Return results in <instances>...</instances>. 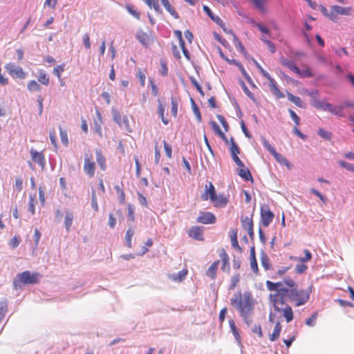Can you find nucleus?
Returning a JSON list of instances; mask_svg holds the SVG:
<instances>
[{"label": "nucleus", "instance_id": "f257e3e1", "mask_svg": "<svg viewBox=\"0 0 354 354\" xmlns=\"http://www.w3.org/2000/svg\"><path fill=\"white\" fill-rule=\"evenodd\" d=\"M230 304L238 310L245 324L250 326L252 323V315L254 309V300L252 293L247 291L243 295L239 291L231 298Z\"/></svg>", "mask_w": 354, "mask_h": 354}, {"label": "nucleus", "instance_id": "f03ea898", "mask_svg": "<svg viewBox=\"0 0 354 354\" xmlns=\"http://www.w3.org/2000/svg\"><path fill=\"white\" fill-rule=\"evenodd\" d=\"M39 274L37 272L31 273L30 271H24L17 274L13 281V286L15 289H17L21 288V284H37L39 281Z\"/></svg>", "mask_w": 354, "mask_h": 354}, {"label": "nucleus", "instance_id": "7ed1b4c3", "mask_svg": "<svg viewBox=\"0 0 354 354\" xmlns=\"http://www.w3.org/2000/svg\"><path fill=\"white\" fill-rule=\"evenodd\" d=\"M261 223L264 227H268L272 222L274 217V213L270 211L268 205L263 204L260 208Z\"/></svg>", "mask_w": 354, "mask_h": 354}, {"label": "nucleus", "instance_id": "20e7f679", "mask_svg": "<svg viewBox=\"0 0 354 354\" xmlns=\"http://www.w3.org/2000/svg\"><path fill=\"white\" fill-rule=\"evenodd\" d=\"M6 71L13 77L24 80L26 78V74L23 68L14 63H8L4 66Z\"/></svg>", "mask_w": 354, "mask_h": 354}, {"label": "nucleus", "instance_id": "39448f33", "mask_svg": "<svg viewBox=\"0 0 354 354\" xmlns=\"http://www.w3.org/2000/svg\"><path fill=\"white\" fill-rule=\"evenodd\" d=\"M203 11L207 14V15L214 21L215 22L218 26H219L223 30L227 33V34H232L233 31L231 29L227 28L223 21L221 20V19L215 15L211 9L207 6H203Z\"/></svg>", "mask_w": 354, "mask_h": 354}, {"label": "nucleus", "instance_id": "423d86ee", "mask_svg": "<svg viewBox=\"0 0 354 354\" xmlns=\"http://www.w3.org/2000/svg\"><path fill=\"white\" fill-rule=\"evenodd\" d=\"M92 160V154L89 152L84 153V171L86 174L89 176L92 177L95 174V162L91 160Z\"/></svg>", "mask_w": 354, "mask_h": 354}, {"label": "nucleus", "instance_id": "0eeeda50", "mask_svg": "<svg viewBox=\"0 0 354 354\" xmlns=\"http://www.w3.org/2000/svg\"><path fill=\"white\" fill-rule=\"evenodd\" d=\"M351 7H342L339 6H332V14L330 16L333 17V21H337V15H346L349 16L351 15Z\"/></svg>", "mask_w": 354, "mask_h": 354}, {"label": "nucleus", "instance_id": "6e6552de", "mask_svg": "<svg viewBox=\"0 0 354 354\" xmlns=\"http://www.w3.org/2000/svg\"><path fill=\"white\" fill-rule=\"evenodd\" d=\"M216 221L215 215L209 212H200L196 218V222L202 224H213Z\"/></svg>", "mask_w": 354, "mask_h": 354}, {"label": "nucleus", "instance_id": "1a4fd4ad", "mask_svg": "<svg viewBox=\"0 0 354 354\" xmlns=\"http://www.w3.org/2000/svg\"><path fill=\"white\" fill-rule=\"evenodd\" d=\"M136 37L137 40L145 48L149 47L153 41L151 36L144 32L142 29L137 30Z\"/></svg>", "mask_w": 354, "mask_h": 354}, {"label": "nucleus", "instance_id": "9d476101", "mask_svg": "<svg viewBox=\"0 0 354 354\" xmlns=\"http://www.w3.org/2000/svg\"><path fill=\"white\" fill-rule=\"evenodd\" d=\"M205 193L202 195L201 198L203 201H206L208 198L210 199L211 201H214L216 199V189L212 182H207L205 185Z\"/></svg>", "mask_w": 354, "mask_h": 354}, {"label": "nucleus", "instance_id": "9b49d317", "mask_svg": "<svg viewBox=\"0 0 354 354\" xmlns=\"http://www.w3.org/2000/svg\"><path fill=\"white\" fill-rule=\"evenodd\" d=\"M30 153L32 160L34 162L37 163L41 167V168L44 169L46 165V160L42 152H39L35 149L32 148L30 150Z\"/></svg>", "mask_w": 354, "mask_h": 354}, {"label": "nucleus", "instance_id": "f8f14e48", "mask_svg": "<svg viewBox=\"0 0 354 354\" xmlns=\"http://www.w3.org/2000/svg\"><path fill=\"white\" fill-rule=\"evenodd\" d=\"M241 224L243 229L248 231V233L250 236V238L252 241H254V223L253 220L251 218H248L246 216L244 218L241 219Z\"/></svg>", "mask_w": 354, "mask_h": 354}, {"label": "nucleus", "instance_id": "ddd939ff", "mask_svg": "<svg viewBox=\"0 0 354 354\" xmlns=\"http://www.w3.org/2000/svg\"><path fill=\"white\" fill-rule=\"evenodd\" d=\"M203 227L201 226H192L189 230V235L196 241H203Z\"/></svg>", "mask_w": 354, "mask_h": 354}, {"label": "nucleus", "instance_id": "4468645a", "mask_svg": "<svg viewBox=\"0 0 354 354\" xmlns=\"http://www.w3.org/2000/svg\"><path fill=\"white\" fill-rule=\"evenodd\" d=\"M310 104L315 109H320L324 111H327L330 112V109L333 108V105L329 102H326L325 101H322L319 100H311Z\"/></svg>", "mask_w": 354, "mask_h": 354}, {"label": "nucleus", "instance_id": "2eb2a0df", "mask_svg": "<svg viewBox=\"0 0 354 354\" xmlns=\"http://www.w3.org/2000/svg\"><path fill=\"white\" fill-rule=\"evenodd\" d=\"M310 290H299V297H297V301L296 303V306H300L304 305L308 302L310 298Z\"/></svg>", "mask_w": 354, "mask_h": 354}, {"label": "nucleus", "instance_id": "dca6fc26", "mask_svg": "<svg viewBox=\"0 0 354 354\" xmlns=\"http://www.w3.org/2000/svg\"><path fill=\"white\" fill-rule=\"evenodd\" d=\"M279 62L283 66H286L288 68H289L290 70H291L292 71H293L294 73H298L299 72V68H298V66L296 65V64L295 63V62L292 61V60H289L286 58H285L284 57H281L280 59H279Z\"/></svg>", "mask_w": 354, "mask_h": 354}, {"label": "nucleus", "instance_id": "f3484780", "mask_svg": "<svg viewBox=\"0 0 354 354\" xmlns=\"http://www.w3.org/2000/svg\"><path fill=\"white\" fill-rule=\"evenodd\" d=\"M232 62H233L234 65L236 66L239 68V70L241 71L243 76L247 80V82L250 85H252V86H255V85L254 84V83L252 82V78L248 75V73L246 72V71L245 70V68H244L243 66L242 65V64L239 61H238L236 59H233Z\"/></svg>", "mask_w": 354, "mask_h": 354}, {"label": "nucleus", "instance_id": "a211bd4d", "mask_svg": "<svg viewBox=\"0 0 354 354\" xmlns=\"http://www.w3.org/2000/svg\"><path fill=\"white\" fill-rule=\"evenodd\" d=\"M220 257L222 260L223 266L221 267V270L223 271H227V273L230 272V267L229 263V257L228 254L225 252L224 249H222L221 252L220 253Z\"/></svg>", "mask_w": 354, "mask_h": 354}, {"label": "nucleus", "instance_id": "6ab92c4d", "mask_svg": "<svg viewBox=\"0 0 354 354\" xmlns=\"http://www.w3.org/2000/svg\"><path fill=\"white\" fill-rule=\"evenodd\" d=\"M237 174L244 180L252 182L253 181L251 172L248 168L245 169L244 167H241L239 169H238Z\"/></svg>", "mask_w": 354, "mask_h": 354}, {"label": "nucleus", "instance_id": "aec40b11", "mask_svg": "<svg viewBox=\"0 0 354 354\" xmlns=\"http://www.w3.org/2000/svg\"><path fill=\"white\" fill-rule=\"evenodd\" d=\"M287 97L290 102L294 103L298 107H299V108H305L306 107V104L301 100V99L299 97L295 96L289 92H287Z\"/></svg>", "mask_w": 354, "mask_h": 354}, {"label": "nucleus", "instance_id": "412c9836", "mask_svg": "<svg viewBox=\"0 0 354 354\" xmlns=\"http://www.w3.org/2000/svg\"><path fill=\"white\" fill-rule=\"evenodd\" d=\"M162 5L164 6V8L166 9V10L169 12V14L174 17L175 19H179L180 17L178 14V12L175 10L174 7L171 6L170 2L169 0H162L161 1Z\"/></svg>", "mask_w": 354, "mask_h": 354}, {"label": "nucleus", "instance_id": "4be33fe9", "mask_svg": "<svg viewBox=\"0 0 354 354\" xmlns=\"http://www.w3.org/2000/svg\"><path fill=\"white\" fill-rule=\"evenodd\" d=\"M212 202L214 203L216 207H223L227 205L229 200L224 194H219L218 196L216 195V199Z\"/></svg>", "mask_w": 354, "mask_h": 354}, {"label": "nucleus", "instance_id": "5701e85b", "mask_svg": "<svg viewBox=\"0 0 354 354\" xmlns=\"http://www.w3.org/2000/svg\"><path fill=\"white\" fill-rule=\"evenodd\" d=\"M8 301L6 298L2 299L0 301V323L3 321L8 313Z\"/></svg>", "mask_w": 354, "mask_h": 354}, {"label": "nucleus", "instance_id": "b1692460", "mask_svg": "<svg viewBox=\"0 0 354 354\" xmlns=\"http://www.w3.org/2000/svg\"><path fill=\"white\" fill-rule=\"evenodd\" d=\"M220 261L218 260L214 261L206 271V275L212 279L216 278V270Z\"/></svg>", "mask_w": 354, "mask_h": 354}, {"label": "nucleus", "instance_id": "393cba45", "mask_svg": "<svg viewBox=\"0 0 354 354\" xmlns=\"http://www.w3.org/2000/svg\"><path fill=\"white\" fill-rule=\"evenodd\" d=\"M96 160L102 170L106 169V159L100 149H95Z\"/></svg>", "mask_w": 354, "mask_h": 354}, {"label": "nucleus", "instance_id": "a878e982", "mask_svg": "<svg viewBox=\"0 0 354 354\" xmlns=\"http://www.w3.org/2000/svg\"><path fill=\"white\" fill-rule=\"evenodd\" d=\"M73 218H74L73 213L67 211L66 212V216H65V218H64V225H65L66 230L67 232H69L71 230V227L73 224Z\"/></svg>", "mask_w": 354, "mask_h": 354}, {"label": "nucleus", "instance_id": "bb28decb", "mask_svg": "<svg viewBox=\"0 0 354 354\" xmlns=\"http://www.w3.org/2000/svg\"><path fill=\"white\" fill-rule=\"evenodd\" d=\"M233 37L234 40V44L237 50H239L242 54L245 55V57H247V52L245 50L244 46H243L242 43L239 41L237 36L234 34L233 32L232 34H231Z\"/></svg>", "mask_w": 354, "mask_h": 354}, {"label": "nucleus", "instance_id": "cd10ccee", "mask_svg": "<svg viewBox=\"0 0 354 354\" xmlns=\"http://www.w3.org/2000/svg\"><path fill=\"white\" fill-rule=\"evenodd\" d=\"M287 297L289 298L290 301H297V298L299 297V290L297 285H296V286L291 287V288L289 289Z\"/></svg>", "mask_w": 354, "mask_h": 354}, {"label": "nucleus", "instance_id": "c85d7f7f", "mask_svg": "<svg viewBox=\"0 0 354 354\" xmlns=\"http://www.w3.org/2000/svg\"><path fill=\"white\" fill-rule=\"evenodd\" d=\"M281 330V324L279 322H277L275 324L272 333L270 335V341L274 342V341L277 340L280 335Z\"/></svg>", "mask_w": 354, "mask_h": 354}, {"label": "nucleus", "instance_id": "c756f323", "mask_svg": "<svg viewBox=\"0 0 354 354\" xmlns=\"http://www.w3.org/2000/svg\"><path fill=\"white\" fill-rule=\"evenodd\" d=\"M281 311L283 312V315L288 323L290 322L293 319V312L290 306H287L284 308H281Z\"/></svg>", "mask_w": 354, "mask_h": 354}, {"label": "nucleus", "instance_id": "7c9ffc66", "mask_svg": "<svg viewBox=\"0 0 354 354\" xmlns=\"http://www.w3.org/2000/svg\"><path fill=\"white\" fill-rule=\"evenodd\" d=\"M261 263L266 270H270L271 265L268 255L262 250L261 254Z\"/></svg>", "mask_w": 354, "mask_h": 354}, {"label": "nucleus", "instance_id": "2f4dec72", "mask_svg": "<svg viewBox=\"0 0 354 354\" xmlns=\"http://www.w3.org/2000/svg\"><path fill=\"white\" fill-rule=\"evenodd\" d=\"M190 101H191L192 108L193 112L196 118V120L198 122H201L202 121V116L201 114L200 109L192 97H191Z\"/></svg>", "mask_w": 354, "mask_h": 354}, {"label": "nucleus", "instance_id": "473e14b6", "mask_svg": "<svg viewBox=\"0 0 354 354\" xmlns=\"http://www.w3.org/2000/svg\"><path fill=\"white\" fill-rule=\"evenodd\" d=\"M274 159L279 162L281 165H286L288 167H290V162L286 159V157L282 156L281 154L279 153L277 151L273 155Z\"/></svg>", "mask_w": 354, "mask_h": 354}, {"label": "nucleus", "instance_id": "72a5a7b5", "mask_svg": "<svg viewBox=\"0 0 354 354\" xmlns=\"http://www.w3.org/2000/svg\"><path fill=\"white\" fill-rule=\"evenodd\" d=\"M134 234V230L132 228H129L126 232L125 241L126 245L128 248L132 247L131 239Z\"/></svg>", "mask_w": 354, "mask_h": 354}, {"label": "nucleus", "instance_id": "f704fd0d", "mask_svg": "<svg viewBox=\"0 0 354 354\" xmlns=\"http://www.w3.org/2000/svg\"><path fill=\"white\" fill-rule=\"evenodd\" d=\"M38 81L43 85L48 86L49 84V77L45 72L41 70L39 73Z\"/></svg>", "mask_w": 354, "mask_h": 354}, {"label": "nucleus", "instance_id": "c9c22d12", "mask_svg": "<svg viewBox=\"0 0 354 354\" xmlns=\"http://www.w3.org/2000/svg\"><path fill=\"white\" fill-rule=\"evenodd\" d=\"M27 88L31 92L40 91L41 88V86L35 80H30L27 84Z\"/></svg>", "mask_w": 354, "mask_h": 354}, {"label": "nucleus", "instance_id": "e433bc0d", "mask_svg": "<svg viewBox=\"0 0 354 354\" xmlns=\"http://www.w3.org/2000/svg\"><path fill=\"white\" fill-rule=\"evenodd\" d=\"M112 115L113 121L117 123L120 127L122 126V117L120 112L115 108H112Z\"/></svg>", "mask_w": 354, "mask_h": 354}, {"label": "nucleus", "instance_id": "4c0bfd02", "mask_svg": "<svg viewBox=\"0 0 354 354\" xmlns=\"http://www.w3.org/2000/svg\"><path fill=\"white\" fill-rule=\"evenodd\" d=\"M231 147H230V152L231 155L239 154L241 153V149L238 145L235 142L233 137L230 138Z\"/></svg>", "mask_w": 354, "mask_h": 354}, {"label": "nucleus", "instance_id": "58836bf2", "mask_svg": "<svg viewBox=\"0 0 354 354\" xmlns=\"http://www.w3.org/2000/svg\"><path fill=\"white\" fill-rule=\"evenodd\" d=\"M261 140L263 147L273 156L277 151L269 143V142L264 138L261 137Z\"/></svg>", "mask_w": 354, "mask_h": 354}, {"label": "nucleus", "instance_id": "ea45409f", "mask_svg": "<svg viewBox=\"0 0 354 354\" xmlns=\"http://www.w3.org/2000/svg\"><path fill=\"white\" fill-rule=\"evenodd\" d=\"M343 109H344V106L342 105L339 106H337V107H335L333 106V108L330 109V113H331L332 114H333L335 115L344 118V117H345V114L342 111Z\"/></svg>", "mask_w": 354, "mask_h": 354}, {"label": "nucleus", "instance_id": "a19ab883", "mask_svg": "<svg viewBox=\"0 0 354 354\" xmlns=\"http://www.w3.org/2000/svg\"><path fill=\"white\" fill-rule=\"evenodd\" d=\"M230 328L236 340L240 341V335L233 319L229 320Z\"/></svg>", "mask_w": 354, "mask_h": 354}, {"label": "nucleus", "instance_id": "79ce46f5", "mask_svg": "<svg viewBox=\"0 0 354 354\" xmlns=\"http://www.w3.org/2000/svg\"><path fill=\"white\" fill-rule=\"evenodd\" d=\"M296 74L299 75L301 77H313L314 76L313 73L308 67L303 70L299 69V72L296 73Z\"/></svg>", "mask_w": 354, "mask_h": 354}, {"label": "nucleus", "instance_id": "37998d69", "mask_svg": "<svg viewBox=\"0 0 354 354\" xmlns=\"http://www.w3.org/2000/svg\"><path fill=\"white\" fill-rule=\"evenodd\" d=\"M171 112L174 117H176L177 113H178V101L176 98L171 97Z\"/></svg>", "mask_w": 354, "mask_h": 354}, {"label": "nucleus", "instance_id": "c03bdc74", "mask_svg": "<svg viewBox=\"0 0 354 354\" xmlns=\"http://www.w3.org/2000/svg\"><path fill=\"white\" fill-rule=\"evenodd\" d=\"M158 102H159V105H158V113L161 118L162 122L165 124H167L169 123V120L167 119H166L164 116L165 106L162 103H160V100H158Z\"/></svg>", "mask_w": 354, "mask_h": 354}, {"label": "nucleus", "instance_id": "a18cd8bd", "mask_svg": "<svg viewBox=\"0 0 354 354\" xmlns=\"http://www.w3.org/2000/svg\"><path fill=\"white\" fill-rule=\"evenodd\" d=\"M317 134L327 140H330L332 138V133L328 131H325L322 128L318 129Z\"/></svg>", "mask_w": 354, "mask_h": 354}, {"label": "nucleus", "instance_id": "49530a36", "mask_svg": "<svg viewBox=\"0 0 354 354\" xmlns=\"http://www.w3.org/2000/svg\"><path fill=\"white\" fill-rule=\"evenodd\" d=\"M59 134H60V138L62 144L65 145L66 147L68 145V135L66 130L63 129L62 128L59 127Z\"/></svg>", "mask_w": 354, "mask_h": 354}, {"label": "nucleus", "instance_id": "de8ad7c7", "mask_svg": "<svg viewBox=\"0 0 354 354\" xmlns=\"http://www.w3.org/2000/svg\"><path fill=\"white\" fill-rule=\"evenodd\" d=\"M270 90V92L277 98H283L285 97L284 94L279 89L277 84L273 85V86L271 87Z\"/></svg>", "mask_w": 354, "mask_h": 354}, {"label": "nucleus", "instance_id": "09e8293b", "mask_svg": "<svg viewBox=\"0 0 354 354\" xmlns=\"http://www.w3.org/2000/svg\"><path fill=\"white\" fill-rule=\"evenodd\" d=\"M214 38L217 41H218L221 45H223L224 47L227 48V47L230 46V44L227 42V41L226 39L222 38V37L216 32H214Z\"/></svg>", "mask_w": 354, "mask_h": 354}, {"label": "nucleus", "instance_id": "8fccbe9b", "mask_svg": "<svg viewBox=\"0 0 354 354\" xmlns=\"http://www.w3.org/2000/svg\"><path fill=\"white\" fill-rule=\"evenodd\" d=\"M189 80H190L192 84H193V86L199 92V93L202 96H203L205 94H204V92L203 91V88H202L201 86L199 84V83L196 81V80L193 76H190L189 77Z\"/></svg>", "mask_w": 354, "mask_h": 354}, {"label": "nucleus", "instance_id": "3c124183", "mask_svg": "<svg viewBox=\"0 0 354 354\" xmlns=\"http://www.w3.org/2000/svg\"><path fill=\"white\" fill-rule=\"evenodd\" d=\"M65 70V64H62L61 65H58L53 69V74L56 75L58 79H60L61 77V73L64 72Z\"/></svg>", "mask_w": 354, "mask_h": 354}, {"label": "nucleus", "instance_id": "603ef678", "mask_svg": "<svg viewBox=\"0 0 354 354\" xmlns=\"http://www.w3.org/2000/svg\"><path fill=\"white\" fill-rule=\"evenodd\" d=\"M270 301L273 303L274 305V309L277 312H281V308L278 306V299L277 297L274 296V294H270L269 296Z\"/></svg>", "mask_w": 354, "mask_h": 354}, {"label": "nucleus", "instance_id": "864d4df0", "mask_svg": "<svg viewBox=\"0 0 354 354\" xmlns=\"http://www.w3.org/2000/svg\"><path fill=\"white\" fill-rule=\"evenodd\" d=\"M241 87L244 91V93L247 95V96L252 101H255V97L254 94L248 89L245 83L243 81H241Z\"/></svg>", "mask_w": 354, "mask_h": 354}, {"label": "nucleus", "instance_id": "5fc2aeb1", "mask_svg": "<svg viewBox=\"0 0 354 354\" xmlns=\"http://www.w3.org/2000/svg\"><path fill=\"white\" fill-rule=\"evenodd\" d=\"M239 281H240L239 274H236L234 275L231 279V284L229 286L228 289L230 290H234L235 288V287L236 286L237 283L239 282Z\"/></svg>", "mask_w": 354, "mask_h": 354}, {"label": "nucleus", "instance_id": "6e6d98bb", "mask_svg": "<svg viewBox=\"0 0 354 354\" xmlns=\"http://www.w3.org/2000/svg\"><path fill=\"white\" fill-rule=\"evenodd\" d=\"M317 9H319L326 17L329 18L332 21L333 17L330 16L332 14V7L330 8V12L323 5H319Z\"/></svg>", "mask_w": 354, "mask_h": 354}, {"label": "nucleus", "instance_id": "4d7b16f0", "mask_svg": "<svg viewBox=\"0 0 354 354\" xmlns=\"http://www.w3.org/2000/svg\"><path fill=\"white\" fill-rule=\"evenodd\" d=\"M338 164L345 168L346 169L350 171H352V172H354V165L351 164V163H349L348 162H346L344 160H339L338 162Z\"/></svg>", "mask_w": 354, "mask_h": 354}, {"label": "nucleus", "instance_id": "13d9d810", "mask_svg": "<svg viewBox=\"0 0 354 354\" xmlns=\"http://www.w3.org/2000/svg\"><path fill=\"white\" fill-rule=\"evenodd\" d=\"M310 192L319 198V199L322 201L323 203L326 204L327 203V198L325 196L322 195L319 191H317L315 188H312L310 190Z\"/></svg>", "mask_w": 354, "mask_h": 354}, {"label": "nucleus", "instance_id": "bf43d9fd", "mask_svg": "<svg viewBox=\"0 0 354 354\" xmlns=\"http://www.w3.org/2000/svg\"><path fill=\"white\" fill-rule=\"evenodd\" d=\"M91 207L96 212L98 211V205H97V196H96V194H95V191L94 189H92Z\"/></svg>", "mask_w": 354, "mask_h": 354}, {"label": "nucleus", "instance_id": "052dcab7", "mask_svg": "<svg viewBox=\"0 0 354 354\" xmlns=\"http://www.w3.org/2000/svg\"><path fill=\"white\" fill-rule=\"evenodd\" d=\"M317 317V313L315 312L309 318L305 321V324L309 326H313Z\"/></svg>", "mask_w": 354, "mask_h": 354}, {"label": "nucleus", "instance_id": "680f3d73", "mask_svg": "<svg viewBox=\"0 0 354 354\" xmlns=\"http://www.w3.org/2000/svg\"><path fill=\"white\" fill-rule=\"evenodd\" d=\"M127 10L129 13L133 16L135 18L140 19V14L134 9L133 6L128 5L127 6Z\"/></svg>", "mask_w": 354, "mask_h": 354}, {"label": "nucleus", "instance_id": "e2e57ef3", "mask_svg": "<svg viewBox=\"0 0 354 354\" xmlns=\"http://www.w3.org/2000/svg\"><path fill=\"white\" fill-rule=\"evenodd\" d=\"M160 75H162V76H166L168 73V68H167V62L163 60V59H161L160 60Z\"/></svg>", "mask_w": 354, "mask_h": 354}, {"label": "nucleus", "instance_id": "0e129e2a", "mask_svg": "<svg viewBox=\"0 0 354 354\" xmlns=\"http://www.w3.org/2000/svg\"><path fill=\"white\" fill-rule=\"evenodd\" d=\"M164 149L165 151L166 156L169 158H171L172 157V147L170 145H169L165 140L163 141Z\"/></svg>", "mask_w": 354, "mask_h": 354}, {"label": "nucleus", "instance_id": "69168bd1", "mask_svg": "<svg viewBox=\"0 0 354 354\" xmlns=\"http://www.w3.org/2000/svg\"><path fill=\"white\" fill-rule=\"evenodd\" d=\"M21 242V239L19 236H15L9 242V245L12 248H16L18 247Z\"/></svg>", "mask_w": 354, "mask_h": 354}, {"label": "nucleus", "instance_id": "338daca9", "mask_svg": "<svg viewBox=\"0 0 354 354\" xmlns=\"http://www.w3.org/2000/svg\"><path fill=\"white\" fill-rule=\"evenodd\" d=\"M217 119L218 121L221 123L222 126L223 127L225 131H227L229 130V125L225 119V118L221 115H216Z\"/></svg>", "mask_w": 354, "mask_h": 354}, {"label": "nucleus", "instance_id": "774afa93", "mask_svg": "<svg viewBox=\"0 0 354 354\" xmlns=\"http://www.w3.org/2000/svg\"><path fill=\"white\" fill-rule=\"evenodd\" d=\"M209 124L216 135L219 136L223 133L220 127L215 121L212 120Z\"/></svg>", "mask_w": 354, "mask_h": 354}]
</instances>
